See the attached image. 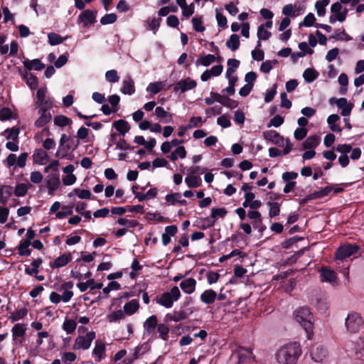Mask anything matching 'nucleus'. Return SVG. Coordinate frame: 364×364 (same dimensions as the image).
<instances>
[{
	"mask_svg": "<svg viewBox=\"0 0 364 364\" xmlns=\"http://www.w3.org/2000/svg\"><path fill=\"white\" fill-rule=\"evenodd\" d=\"M301 355L300 344L291 342L278 348L275 353V359L279 364H295Z\"/></svg>",
	"mask_w": 364,
	"mask_h": 364,
	"instance_id": "nucleus-1",
	"label": "nucleus"
},
{
	"mask_svg": "<svg viewBox=\"0 0 364 364\" xmlns=\"http://www.w3.org/2000/svg\"><path fill=\"white\" fill-rule=\"evenodd\" d=\"M294 321L301 325L307 334V338L311 340L313 336V320L314 316L310 309L306 306L296 309L294 311Z\"/></svg>",
	"mask_w": 364,
	"mask_h": 364,
	"instance_id": "nucleus-2",
	"label": "nucleus"
},
{
	"mask_svg": "<svg viewBox=\"0 0 364 364\" xmlns=\"http://www.w3.org/2000/svg\"><path fill=\"white\" fill-rule=\"evenodd\" d=\"M364 321L361 316L355 311L349 312L345 318V327L349 333H356L363 328Z\"/></svg>",
	"mask_w": 364,
	"mask_h": 364,
	"instance_id": "nucleus-3",
	"label": "nucleus"
},
{
	"mask_svg": "<svg viewBox=\"0 0 364 364\" xmlns=\"http://www.w3.org/2000/svg\"><path fill=\"white\" fill-rule=\"evenodd\" d=\"M181 297V291L178 287L175 286L169 291L163 293L157 297L156 303L165 308L170 309L173 306V302Z\"/></svg>",
	"mask_w": 364,
	"mask_h": 364,
	"instance_id": "nucleus-4",
	"label": "nucleus"
},
{
	"mask_svg": "<svg viewBox=\"0 0 364 364\" xmlns=\"http://www.w3.org/2000/svg\"><path fill=\"white\" fill-rule=\"evenodd\" d=\"M348 9L343 7L341 3L336 2L331 6V15L329 22L334 23L336 21L343 22L347 16Z\"/></svg>",
	"mask_w": 364,
	"mask_h": 364,
	"instance_id": "nucleus-5",
	"label": "nucleus"
},
{
	"mask_svg": "<svg viewBox=\"0 0 364 364\" xmlns=\"http://www.w3.org/2000/svg\"><path fill=\"white\" fill-rule=\"evenodd\" d=\"M95 338V333L90 331L87 333L84 336H78L75 340L73 346L74 350H87Z\"/></svg>",
	"mask_w": 364,
	"mask_h": 364,
	"instance_id": "nucleus-6",
	"label": "nucleus"
},
{
	"mask_svg": "<svg viewBox=\"0 0 364 364\" xmlns=\"http://www.w3.org/2000/svg\"><path fill=\"white\" fill-rule=\"evenodd\" d=\"M28 156V155L26 152L21 153L18 156L14 154H10L3 160V164L9 168L15 164L19 168H23L26 166Z\"/></svg>",
	"mask_w": 364,
	"mask_h": 364,
	"instance_id": "nucleus-7",
	"label": "nucleus"
},
{
	"mask_svg": "<svg viewBox=\"0 0 364 364\" xmlns=\"http://www.w3.org/2000/svg\"><path fill=\"white\" fill-rule=\"evenodd\" d=\"M358 251V247L355 245L348 244L341 245L336 253L337 259L343 260L355 254Z\"/></svg>",
	"mask_w": 364,
	"mask_h": 364,
	"instance_id": "nucleus-8",
	"label": "nucleus"
},
{
	"mask_svg": "<svg viewBox=\"0 0 364 364\" xmlns=\"http://www.w3.org/2000/svg\"><path fill=\"white\" fill-rule=\"evenodd\" d=\"M350 350L354 353L356 359L364 362V337H359L353 341Z\"/></svg>",
	"mask_w": 364,
	"mask_h": 364,
	"instance_id": "nucleus-9",
	"label": "nucleus"
},
{
	"mask_svg": "<svg viewBox=\"0 0 364 364\" xmlns=\"http://www.w3.org/2000/svg\"><path fill=\"white\" fill-rule=\"evenodd\" d=\"M196 82L189 77L178 81L173 87L174 91L181 90V92H185L188 90H192L196 87Z\"/></svg>",
	"mask_w": 364,
	"mask_h": 364,
	"instance_id": "nucleus-10",
	"label": "nucleus"
},
{
	"mask_svg": "<svg viewBox=\"0 0 364 364\" xmlns=\"http://www.w3.org/2000/svg\"><path fill=\"white\" fill-rule=\"evenodd\" d=\"M38 118L35 121V127L40 128L47 124L52 119V115L50 111L41 108L38 109Z\"/></svg>",
	"mask_w": 364,
	"mask_h": 364,
	"instance_id": "nucleus-11",
	"label": "nucleus"
},
{
	"mask_svg": "<svg viewBox=\"0 0 364 364\" xmlns=\"http://www.w3.org/2000/svg\"><path fill=\"white\" fill-rule=\"evenodd\" d=\"M237 364H251L253 360L252 353L250 349L241 348L237 353Z\"/></svg>",
	"mask_w": 364,
	"mask_h": 364,
	"instance_id": "nucleus-12",
	"label": "nucleus"
},
{
	"mask_svg": "<svg viewBox=\"0 0 364 364\" xmlns=\"http://www.w3.org/2000/svg\"><path fill=\"white\" fill-rule=\"evenodd\" d=\"M311 359L316 363H322L327 356L326 350L321 346L314 347L311 352Z\"/></svg>",
	"mask_w": 364,
	"mask_h": 364,
	"instance_id": "nucleus-13",
	"label": "nucleus"
},
{
	"mask_svg": "<svg viewBox=\"0 0 364 364\" xmlns=\"http://www.w3.org/2000/svg\"><path fill=\"white\" fill-rule=\"evenodd\" d=\"M264 138L277 146L282 145L284 137L274 130H267L263 133Z\"/></svg>",
	"mask_w": 364,
	"mask_h": 364,
	"instance_id": "nucleus-14",
	"label": "nucleus"
},
{
	"mask_svg": "<svg viewBox=\"0 0 364 364\" xmlns=\"http://www.w3.org/2000/svg\"><path fill=\"white\" fill-rule=\"evenodd\" d=\"M95 18L96 12L91 10H86L79 16L80 22H82L85 27L93 24L95 21Z\"/></svg>",
	"mask_w": 364,
	"mask_h": 364,
	"instance_id": "nucleus-15",
	"label": "nucleus"
},
{
	"mask_svg": "<svg viewBox=\"0 0 364 364\" xmlns=\"http://www.w3.org/2000/svg\"><path fill=\"white\" fill-rule=\"evenodd\" d=\"M321 139L316 135H312L307 137L302 143V147L301 150H314L320 144Z\"/></svg>",
	"mask_w": 364,
	"mask_h": 364,
	"instance_id": "nucleus-16",
	"label": "nucleus"
},
{
	"mask_svg": "<svg viewBox=\"0 0 364 364\" xmlns=\"http://www.w3.org/2000/svg\"><path fill=\"white\" fill-rule=\"evenodd\" d=\"M154 114L156 119L163 123H169L173 119L172 114L166 112L162 107H156Z\"/></svg>",
	"mask_w": 364,
	"mask_h": 364,
	"instance_id": "nucleus-17",
	"label": "nucleus"
},
{
	"mask_svg": "<svg viewBox=\"0 0 364 364\" xmlns=\"http://www.w3.org/2000/svg\"><path fill=\"white\" fill-rule=\"evenodd\" d=\"M196 280L193 278H188L182 281L180 287L187 294H193L196 290Z\"/></svg>",
	"mask_w": 364,
	"mask_h": 364,
	"instance_id": "nucleus-18",
	"label": "nucleus"
},
{
	"mask_svg": "<svg viewBox=\"0 0 364 364\" xmlns=\"http://www.w3.org/2000/svg\"><path fill=\"white\" fill-rule=\"evenodd\" d=\"M336 105L341 109V114L345 117L350 115L353 107V104L348 102L344 97L339 98L336 102Z\"/></svg>",
	"mask_w": 364,
	"mask_h": 364,
	"instance_id": "nucleus-19",
	"label": "nucleus"
},
{
	"mask_svg": "<svg viewBox=\"0 0 364 364\" xmlns=\"http://www.w3.org/2000/svg\"><path fill=\"white\" fill-rule=\"evenodd\" d=\"M216 299L217 293L211 289L205 290L200 296V301L205 304H212Z\"/></svg>",
	"mask_w": 364,
	"mask_h": 364,
	"instance_id": "nucleus-20",
	"label": "nucleus"
},
{
	"mask_svg": "<svg viewBox=\"0 0 364 364\" xmlns=\"http://www.w3.org/2000/svg\"><path fill=\"white\" fill-rule=\"evenodd\" d=\"M120 90L123 94L129 95L135 92L134 82L130 76H127L123 80Z\"/></svg>",
	"mask_w": 364,
	"mask_h": 364,
	"instance_id": "nucleus-21",
	"label": "nucleus"
},
{
	"mask_svg": "<svg viewBox=\"0 0 364 364\" xmlns=\"http://www.w3.org/2000/svg\"><path fill=\"white\" fill-rule=\"evenodd\" d=\"M322 281L327 282L331 284L336 283V274L334 271L326 267H323L320 270Z\"/></svg>",
	"mask_w": 364,
	"mask_h": 364,
	"instance_id": "nucleus-22",
	"label": "nucleus"
},
{
	"mask_svg": "<svg viewBox=\"0 0 364 364\" xmlns=\"http://www.w3.org/2000/svg\"><path fill=\"white\" fill-rule=\"evenodd\" d=\"M13 193V188L10 186H0V204L5 205Z\"/></svg>",
	"mask_w": 364,
	"mask_h": 364,
	"instance_id": "nucleus-23",
	"label": "nucleus"
},
{
	"mask_svg": "<svg viewBox=\"0 0 364 364\" xmlns=\"http://www.w3.org/2000/svg\"><path fill=\"white\" fill-rule=\"evenodd\" d=\"M158 320L157 317L155 315L149 316L144 323V328L145 331L149 334H151L154 333V330L156 327H158L157 324Z\"/></svg>",
	"mask_w": 364,
	"mask_h": 364,
	"instance_id": "nucleus-24",
	"label": "nucleus"
},
{
	"mask_svg": "<svg viewBox=\"0 0 364 364\" xmlns=\"http://www.w3.org/2000/svg\"><path fill=\"white\" fill-rule=\"evenodd\" d=\"M92 353L97 357V361L100 362L105 356V343L101 341H96Z\"/></svg>",
	"mask_w": 364,
	"mask_h": 364,
	"instance_id": "nucleus-25",
	"label": "nucleus"
},
{
	"mask_svg": "<svg viewBox=\"0 0 364 364\" xmlns=\"http://www.w3.org/2000/svg\"><path fill=\"white\" fill-rule=\"evenodd\" d=\"M139 308V303L136 299H132L129 301V302L126 303L124 306V312L131 316L136 313Z\"/></svg>",
	"mask_w": 364,
	"mask_h": 364,
	"instance_id": "nucleus-26",
	"label": "nucleus"
},
{
	"mask_svg": "<svg viewBox=\"0 0 364 364\" xmlns=\"http://www.w3.org/2000/svg\"><path fill=\"white\" fill-rule=\"evenodd\" d=\"M33 157L35 163L40 165L45 164L48 161V156L43 149L36 150Z\"/></svg>",
	"mask_w": 364,
	"mask_h": 364,
	"instance_id": "nucleus-27",
	"label": "nucleus"
},
{
	"mask_svg": "<svg viewBox=\"0 0 364 364\" xmlns=\"http://www.w3.org/2000/svg\"><path fill=\"white\" fill-rule=\"evenodd\" d=\"M215 60V56L212 54L201 55L196 60V66L203 65L206 67L214 63Z\"/></svg>",
	"mask_w": 364,
	"mask_h": 364,
	"instance_id": "nucleus-28",
	"label": "nucleus"
},
{
	"mask_svg": "<svg viewBox=\"0 0 364 364\" xmlns=\"http://www.w3.org/2000/svg\"><path fill=\"white\" fill-rule=\"evenodd\" d=\"M340 117L338 114H331L327 119V123L329 125L330 129L334 132H341V129L340 126L336 124L338 122Z\"/></svg>",
	"mask_w": 364,
	"mask_h": 364,
	"instance_id": "nucleus-29",
	"label": "nucleus"
},
{
	"mask_svg": "<svg viewBox=\"0 0 364 364\" xmlns=\"http://www.w3.org/2000/svg\"><path fill=\"white\" fill-rule=\"evenodd\" d=\"M113 127L122 134L124 136L130 129V127L127 122L123 119H119L113 123Z\"/></svg>",
	"mask_w": 364,
	"mask_h": 364,
	"instance_id": "nucleus-30",
	"label": "nucleus"
},
{
	"mask_svg": "<svg viewBox=\"0 0 364 364\" xmlns=\"http://www.w3.org/2000/svg\"><path fill=\"white\" fill-rule=\"evenodd\" d=\"M23 65L28 70H41L44 68V65L38 59L32 60H26L23 62Z\"/></svg>",
	"mask_w": 364,
	"mask_h": 364,
	"instance_id": "nucleus-31",
	"label": "nucleus"
},
{
	"mask_svg": "<svg viewBox=\"0 0 364 364\" xmlns=\"http://www.w3.org/2000/svg\"><path fill=\"white\" fill-rule=\"evenodd\" d=\"M60 184L59 178L55 176H49L47 180V188H48L49 194L53 195V192L58 188Z\"/></svg>",
	"mask_w": 364,
	"mask_h": 364,
	"instance_id": "nucleus-32",
	"label": "nucleus"
},
{
	"mask_svg": "<svg viewBox=\"0 0 364 364\" xmlns=\"http://www.w3.org/2000/svg\"><path fill=\"white\" fill-rule=\"evenodd\" d=\"M164 86V82L158 81L149 83L146 87V90L148 92H150L151 95H154L159 93L161 90H162Z\"/></svg>",
	"mask_w": 364,
	"mask_h": 364,
	"instance_id": "nucleus-33",
	"label": "nucleus"
},
{
	"mask_svg": "<svg viewBox=\"0 0 364 364\" xmlns=\"http://www.w3.org/2000/svg\"><path fill=\"white\" fill-rule=\"evenodd\" d=\"M186 156V151L183 146H178L168 156L172 161H176L178 158L184 159Z\"/></svg>",
	"mask_w": 364,
	"mask_h": 364,
	"instance_id": "nucleus-34",
	"label": "nucleus"
},
{
	"mask_svg": "<svg viewBox=\"0 0 364 364\" xmlns=\"http://www.w3.org/2000/svg\"><path fill=\"white\" fill-rule=\"evenodd\" d=\"M72 257L70 254H63L56 258L53 262V267L60 268L65 266L70 260Z\"/></svg>",
	"mask_w": 364,
	"mask_h": 364,
	"instance_id": "nucleus-35",
	"label": "nucleus"
},
{
	"mask_svg": "<svg viewBox=\"0 0 364 364\" xmlns=\"http://www.w3.org/2000/svg\"><path fill=\"white\" fill-rule=\"evenodd\" d=\"M247 217L249 219L253 220V225L255 228L262 223V215L261 213L255 210H250L247 212Z\"/></svg>",
	"mask_w": 364,
	"mask_h": 364,
	"instance_id": "nucleus-36",
	"label": "nucleus"
},
{
	"mask_svg": "<svg viewBox=\"0 0 364 364\" xmlns=\"http://www.w3.org/2000/svg\"><path fill=\"white\" fill-rule=\"evenodd\" d=\"M3 135L5 136L6 139L11 141H18L19 135V129L16 127H12L11 129H6L4 132Z\"/></svg>",
	"mask_w": 364,
	"mask_h": 364,
	"instance_id": "nucleus-37",
	"label": "nucleus"
},
{
	"mask_svg": "<svg viewBox=\"0 0 364 364\" xmlns=\"http://www.w3.org/2000/svg\"><path fill=\"white\" fill-rule=\"evenodd\" d=\"M186 318V314L183 311H175L173 314H168L165 316L166 321L178 322Z\"/></svg>",
	"mask_w": 364,
	"mask_h": 364,
	"instance_id": "nucleus-38",
	"label": "nucleus"
},
{
	"mask_svg": "<svg viewBox=\"0 0 364 364\" xmlns=\"http://www.w3.org/2000/svg\"><path fill=\"white\" fill-rule=\"evenodd\" d=\"M185 182L189 188H197L201 185L200 178L193 174L186 176Z\"/></svg>",
	"mask_w": 364,
	"mask_h": 364,
	"instance_id": "nucleus-39",
	"label": "nucleus"
},
{
	"mask_svg": "<svg viewBox=\"0 0 364 364\" xmlns=\"http://www.w3.org/2000/svg\"><path fill=\"white\" fill-rule=\"evenodd\" d=\"M228 211L224 208H213L211 211V215L210 218L213 220L212 225L214 224L215 221L219 218H223L227 215Z\"/></svg>",
	"mask_w": 364,
	"mask_h": 364,
	"instance_id": "nucleus-40",
	"label": "nucleus"
},
{
	"mask_svg": "<svg viewBox=\"0 0 364 364\" xmlns=\"http://www.w3.org/2000/svg\"><path fill=\"white\" fill-rule=\"evenodd\" d=\"M226 46L232 50H237L240 46V38L237 34H232L226 41Z\"/></svg>",
	"mask_w": 364,
	"mask_h": 364,
	"instance_id": "nucleus-41",
	"label": "nucleus"
},
{
	"mask_svg": "<svg viewBox=\"0 0 364 364\" xmlns=\"http://www.w3.org/2000/svg\"><path fill=\"white\" fill-rule=\"evenodd\" d=\"M53 100L50 97H46L43 99L42 101L36 102V109H41V108H44L46 110L50 111V109L53 107Z\"/></svg>",
	"mask_w": 364,
	"mask_h": 364,
	"instance_id": "nucleus-42",
	"label": "nucleus"
},
{
	"mask_svg": "<svg viewBox=\"0 0 364 364\" xmlns=\"http://www.w3.org/2000/svg\"><path fill=\"white\" fill-rule=\"evenodd\" d=\"M48 43L51 46H56L62 43L68 37H61L55 33H50L48 34Z\"/></svg>",
	"mask_w": 364,
	"mask_h": 364,
	"instance_id": "nucleus-43",
	"label": "nucleus"
},
{
	"mask_svg": "<svg viewBox=\"0 0 364 364\" xmlns=\"http://www.w3.org/2000/svg\"><path fill=\"white\" fill-rule=\"evenodd\" d=\"M14 340L17 338L23 337L26 333V328L21 323H17L14 326L11 330Z\"/></svg>",
	"mask_w": 364,
	"mask_h": 364,
	"instance_id": "nucleus-44",
	"label": "nucleus"
},
{
	"mask_svg": "<svg viewBox=\"0 0 364 364\" xmlns=\"http://www.w3.org/2000/svg\"><path fill=\"white\" fill-rule=\"evenodd\" d=\"M329 2L330 0H319L316 2L315 8L319 16H323L326 14V6L328 5Z\"/></svg>",
	"mask_w": 364,
	"mask_h": 364,
	"instance_id": "nucleus-45",
	"label": "nucleus"
},
{
	"mask_svg": "<svg viewBox=\"0 0 364 364\" xmlns=\"http://www.w3.org/2000/svg\"><path fill=\"white\" fill-rule=\"evenodd\" d=\"M77 327V323L72 319H65L63 323L62 328L67 333L70 334L73 333Z\"/></svg>",
	"mask_w": 364,
	"mask_h": 364,
	"instance_id": "nucleus-46",
	"label": "nucleus"
},
{
	"mask_svg": "<svg viewBox=\"0 0 364 364\" xmlns=\"http://www.w3.org/2000/svg\"><path fill=\"white\" fill-rule=\"evenodd\" d=\"M29 186L26 183H18L14 190L13 191L15 196L17 197H23L26 195Z\"/></svg>",
	"mask_w": 364,
	"mask_h": 364,
	"instance_id": "nucleus-47",
	"label": "nucleus"
},
{
	"mask_svg": "<svg viewBox=\"0 0 364 364\" xmlns=\"http://www.w3.org/2000/svg\"><path fill=\"white\" fill-rule=\"evenodd\" d=\"M41 263H42V259L41 258H37V259H34L31 264L32 268L26 267L25 269L26 274H27L28 275H33V274H38V269L39 266L41 264Z\"/></svg>",
	"mask_w": 364,
	"mask_h": 364,
	"instance_id": "nucleus-48",
	"label": "nucleus"
},
{
	"mask_svg": "<svg viewBox=\"0 0 364 364\" xmlns=\"http://www.w3.org/2000/svg\"><path fill=\"white\" fill-rule=\"evenodd\" d=\"M28 310L26 308H22L21 309H18L14 311L10 316L9 318L12 322H15L24 318L26 316Z\"/></svg>",
	"mask_w": 364,
	"mask_h": 364,
	"instance_id": "nucleus-49",
	"label": "nucleus"
},
{
	"mask_svg": "<svg viewBox=\"0 0 364 364\" xmlns=\"http://www.w3.org/2000/svg\"><path fill=\"white\" fill-rule=\"evenodd\" d=\"M157 332L159 334V337L166 341H168V333H169V328L167 325L164 323H159L157 327Z\"/></svg>",
	"mask_w": 364,
	"mask_h": 364,
	"instance_id": "nucleus-50",
	"label": "nucleus"
},
{
	"mask_svg": "<svg viewBox=\"0 0 364 364\" xmlns=\"http://www.w3.org/2000/svg\"><path fill=\"white\" fill-rule=\"evenodd\" d=\"M125 317V313L124 311L119 309L117 311H113L112 314L107 315V320L109 322H116L118 320L124 319Z\"/></svg>",
	"mask_w": 364,
	"mask_h": 364,
	"instance_id": "nucleus-51",
	"label": "nucleus"
},
{
	"mask_svg": "<svg viewBox=\"0 0 364 364\" xmlns=\"http://www.w3.org/2000/svg\"><path fill=\"white\" fill-rule=\"evenodd\" d=\"M303 77L307 82H311L318 77V73L314 69L307 68L304 70Z\"/></svg>",
	"mask_w": 364,
	"mask_h": 364,
	"instance_id": "nucleus-52",
	"label": "nucleus"
},
{
	"mask_svg": "<svg viewBox=\"0 0 364 364\" xmlns=\"http://www.w3.org/2000/svg\"><path fill=\"white\" fill-rule=\"evenodd\" d=\"M53 122L58 127H65L71 124V120L64 115H58L54 117Z\"/></svg>",
	"mask_w": 364,
	"mask_h": 364,
	"instance_id": "nucleus-53",
	"label": "nucleus"
},
{
	"mask_svg": "<svg viewBox=\"0 0 364 364\" xmlns=\"http://www.w3.org/2000/svg\"><path fill=\"white\" fill-rule=\"evenodd\" d=\"M272 36L271 32L267 29L263 28V26H259L257 28V36L259 41H267Z\"/></svg>",
	"mask_w": 364,
	"mask_h": 364,
	"instance_id": "nucleus-54",
	"label": "nucleus"
},
{
	"mask_svg": "<svg viewBox=\"0 0 364 364\" xmlns=\"http://www.w3.org/2000/svg\"><path fill=\"white\" fill-rule=\"evenodd\" d=\"M25 80L26 81L27 85L31 89H36V87L38 86V79L32 73H26L25 75Z\"/></svg>",
	"mask_w": 364,
	"mask_h": 364,
	"instance_id": "nucleus-55",
	"label": "nucleus"
},
{
	"mask_svg": "<svg viewBox=\"0 0 364 364\" xmlns=\"http://www.w3.org/2000/svg\"><path fill=\"white\" fill-rule=\"evenodd\" d=\"M181 198V194L180 193H173L171 194H168L165 197V200L166 203L169 205H173L178 203V200Z\"/></svg>",
	"mask_w": 364,
	"mask_h": 364,
	"instance_id": "nucleus-56",
	"label": "nucleus"
},
{
	"mask_svg": "<svg viewBox=\"0 0 364 364\" xmlns=\"http://www.w3.org/2000/svg\"><path fill=\"white\" fill-rule=\"evenodd\" d=\"M334 39L337 41H350L352 40V37H350L348 34H347L344 30L340 31L338 30L335 32V34L332 36Z\"/></svg>",
	"mask_w": 364,
	"mask_h": 364,
	"instance_id": "nucleus-57",
	"label": "nucleus"
},
{
	"mask_svg": "<svg viewBox=\"0 0 364 364\" xmlns=\"http://www.w3.org/2000/svg\"><path fill=\"white\" fill-rule=\"evenodd\" d=\"M61 211H58L56 213L55 216L58 219H63L67 216L73 215V209L71 206L64 205L62 208Z\"/></svg>",
	"mask_w": 364,
	"mask_h": 364,
	"instance_id": "nucleus-58",
	"label": "nucleus"
},
{
	"mask_svg": "<svg viewBox=\"0 0 364 364\" xmlns=\"http://www.w3.org/2000/svg\"><path fill=\"white\" fill-rule=\"evenodd\" d=\"M117 17L115 14L112 13V14H106L103 17L101 18L100 23L102 25L113 23L117 21Z\"/></svg>",
	"mask_w": 364,
	"mask_h": 364,
	"instance_id": "nucleus-59",
	"label": "nucleus"
},
{
	"mask_svg": "<svg viewBox=\"0 0 364 364\" xmlns=\"http://www.w3.org/2000/svg\"><path fill=\"white\" fill-rule=\"evenodd\" d=\"M79 144H80V141L77 137H75V136L70 137L68 143L65 145V148L67 150L74 151L75 149H77V147L79 146Z\"/></svg>",
	"mask_w": 364,
	"mask_h": 364,
	"instance_id": "nucleus-60",
	"label": "nucleus"
},
{
	"mask_svg": "<svg viewBox=\"0 0 364 364\" xmlns=\"http://www.w3.org/2000/svg\"><path fill=\"white\" fill-rule=\"evenodd\" d=\"M31 245V242H28V241L24 240L23 242H21L19 245V254L21 255H25L28 256L31 254V250L28 249V247Z\"/></svg>",
	"mask_w": 364,
	"mask_h": 364,
	"instance_id": "nucleus-61",
	"label": "nucleus"
},
{
	"mask_svg": "<svg viewBox=\"0 0 364 364\" xmlns=\"http://www.w3.org/2000/svg\"><path fill=\"white\" fill-rule=\"evenodd\" d=\"M277 63L276 60H266L263 62L260 66V70L264 73H268L273 68V65Z\"/></svg>",
	"mask_w": 364,
	"mask_h": 364,
	"instance_id": "nucleus-62",
	"label": "nucleus"
},
{
	"mask_svg": "<svg viewBox=\"0 0 364 364\" xmlns=\"http://www.w3.org/2000/svg\"><path fill=\"white\" fill-rule=\"evenodd\" d=\"M203 122L200 117H193L190 119L189 123L187 124V128L192 129L200 127Z\"/></svg>",
	"mask_w": 364,
	"mask_h": 364,
	"instance_id": "nucleus-63",
	"label": "nucleus"
},
{
	"mask_svg": "<svg viewBox=\"0 0 364 364\" xmlns=\"http://www.w3.org/2000/svg\"><path fill=\"white\" fill-rule=\"evenodd\" d=\"M148 24V29L151 30L155 33L160 26V19L153 18L148 19L146 21Z\"/></svg>",
	"mask_w": 364,
	"mask_h": 364,
	"instance_id": "nucleus-64",
	"label": "nucleus"
}]
</instances>
